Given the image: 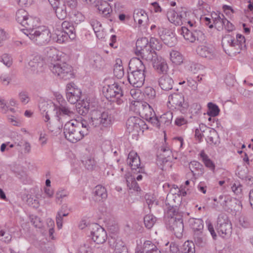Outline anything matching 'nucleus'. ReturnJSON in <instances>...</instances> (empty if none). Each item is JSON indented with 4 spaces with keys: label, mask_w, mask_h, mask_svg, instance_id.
Here are the masks:
<instances>
[{
    "label": "nucleus",
    "mask_w": 253,
    "mask_h": 253,
    "mask_svg": "<svg viewBox=\"0 0 253 253\" xmlns=\"http://www.w3.org/2000/svg\"><path fill=\"white\" fill-rule=\"evenodd\" d=\"M113 117L108 111L101 112L100 111L93 110L91 111L90 119L89 124H87L85 121L79 122L81 125V129L82 130H87L88 131V126H89L102 127H110L113 122Z\"/></svg>",
    "instance_id": "f257e3e1"
},
{
    "label": "nucleus",
    "mask_w": 253,
    "mask_h": 253,
    "mask_svg": "<svg viewBox=\"0 0 253 253\" xmlns=\"http://www.w3.org/2000/svg\"><path fill=\"white\" fill-rule=\"evenodd\" d=\"M29 38L36 44L44 45L51 40V34L48 29L44 26H36L29 28L24 32Z\"/></svg>",
    "instance_id": "f03ea898"
},
{
    "label": "nucleus",
    "mask_w": 253,
    "mask_h": 253,
    "mask_svg": "<svg viewBox=\"0 0 253 253\" xmlns=\"http://www.w3.org/2000/svg\"><path fill=\"white\" fill-rule=\"evenodd\" d=\"M81 125L77 120H71L64 126L65 138L72 143H76L87 134V130L81 129Z\"/></svg>",
    "instance_id": "7ed1b4c3"
},
{
    "label": "nucleus",
    "mask_w": 253,
    "mask_h": 253,
    "mask_svg": "<svg viewBox=\"0 0 253 253\" xmlns=\"http://www.w3.org/2000/svg\"><path fill=\"white\" fill-rule=\"evenodd\" d=\"M50 70L54 75L65 80H69L74 77L73 68L66 63H50Z\"/></svg>",
    "instance_id": "20e7f679"
},
{
    "label": "nucleus",
    "mask_w": 253,
    "mask_h": 253,
    "mask_svg": "<svg viewBox=\"0 0 253 253\" xmlns=\"http://www.w3.org/2000/svg\"><path fill=\"white\" fill-rule=\"evenodd\" d=\"M16 20L18 23L25 27L22 30L23 32L28 31L29 28L36 26L38 24V20L36 18L29 16L28 12L23 9L17 10L16 13Z\"/></svg>",
    "instance_id": "39448f33"
},
{
    "label": "nucleus",
    "mask_w": 253,
    "mask_h": 253,
    "mask_svg": "<svg viewBox=\"0 0 253 253\" xmlns=\"http://www.w3.org/2000/svg\"><path fill=\"white\" fill-rule=\"evenodd\" d=\"M158 44V40L154 38L150 39V45H148L146 47L141 49L138 53H136L137 55H140L143 59H145L148 61H153L157 58L156 52L155 50H159L160 45Z\"/></svg>",
    "instance_id": "423d86ee"
},
{
    "label": "nucleus",
    "mask_w": 253,
    "mask_h": 253,
    "mask_svg": "<svg viewBox=\"0 0 253 253\" xmlns=\"http://www.w3.org/2000/svg\"><path fill=\"white\" fill-rule=\"evenodd\" d=\"M216 230L220 236L225 237L230 236L232 232V224L227 215L225 213L219 215L217 218Z\"/></svg>",
    "instance_id": "0eeeda50"
},
{
    "label": "nucleus",
    "mask_w": 253,
    "mask_h": 253,
    "mask_svg": "<svg viewBox=\"0 0 253 253\" xmlns=\"http://www.w3.org/2000/svg\"><path fill=\"white\" fill-rule=\"evenodd\" d=\"M178 33L190 42H194L196 41L201 42L205 40L204 34L198 29H190L185 27H182L178 30Z\"/></svg>",
    "instance_id": "6e6552de"
},
{
    "label": "nucleus",
    "mask_w": 253,
    "mask_h": 253,
    "mask_svg": "<svg viewBox=\"0 0 253 253\" xmlns=\"http://www.w3.org/2000/svg\"><path fill=\"white\" fill-rule=\"evenodd\" d=\"M166 225L168 229L173 231L177 238H180L182 237L184 229L182 215L169 218L167 221Z\"/></svg>",
    "instance_id": "1a4fd4ad"
},
{
    "label": "nucleus",
    "mask_w": 253,
    "mask_h": 253,
    "mask_svg": "<svg viewBox=\"0 0 253 253\" xmlns=\"http://www.w3.org/2000/svg\"><path fill=\"white\" fill-rule=\"evenodd\" d=\"M169 102L178 109L182 114L186 113L189 108L188 102L182 94L174 93L169 96Z\"/></svg>",
    "instance_id": "9d476101"
},
{
    "label": "nucleus",
    "mask_w": 253,
    "mask_h": 253,
    "mask_svg": "<svg viewBox=\"0 0 253 253\" xmlns=\"http://www.w3.org/2000/svg\"><path fill=\"white\" fill-rule=\"evenodd\" d=\"M145 125L144 122L137 117H130L126 123V131L132 133L133 135H137L139 131L142 130Z\"/></svg>",
    "instance_id": "9b49d317"
},
{
    "label": "nucleus",
    "mask_w": 253,
    "mask_h": 253,
    "mask_svg": "<svg viewBox=\"0 0 253 253\" xmlns=\"http://www.w3.org/2000/svg\"><path fill=\"white\" fill-rule=\"evenodd\" d=\"M48 1L55 11L58 18L61 20L65 19L68 13L66 5L63 0H48Z\"/></svg>",
    "instance_id": "f8f14e48"
},
{
    "label": "nucleus",
    "mask_w": 253,
    "mask_h": 253,
    "mask_svg": "<svg viewBox=\"0 0 253 253\" xmlns=\"http://www.w3.org/2000/svg\"><path fill=\"white\" fill-rule=\"evenodd\" d=\"M158 34L165 44L169 46L174 45L176 38L174 33L168 29L160 27L158 29Z\"/></svg>",
    "instance_id": "ddd939ff"
},
{
    "label": "nucleus",
    "mask_w": 253,
    "mask_h": 253,
    "mask_svg": "<svg viewBox=\"0 0 253 253\" xmlns=\"http://www.w3.org/2000/svg\"><path fill=\"white\" fill-rule=\"evenodd\" d=\"M91 236L93 241L98 244L103 243L107 238L106 231L98 225H95L91 232Z\"/></svg>",
    "instance_id": "4468645a"
},
{
    "label": "nucleus",
    "mask_w": 253,
    "mask_h": 253,
    "mask_svg": "<svg viewBox=\"0 0 253 253\" xmlns=\"http://www.w3.org/2000/svg\"><path fill=\"white\" fill-rule=\"evenodd\" d=\"M128 81L134 87L139 88L142 86L145 81L144 73L131 72L128 73Z\"/></svg>",
    "instance_id": "2eb2a0df"
},
{
    "label": "nucleus",
    "mask_w": 253,
    "mask_h": 253,
    "mask_svg": "<svg viewBox=\"0 0 253 253\" xmlns=\"http://www.w3.org/2000/svg\"><path fill=\"white\" fill-rule=\"evenodd\" d=\"M54 110L56 111V116H67L72 117L74 115L73 112L67 106L65 100L59 101V104H54Z\"/></svg>",
    "instance_id": "dca6fc26"
},
{
    "label": "nucleus",
    "mask_w": 253,
    "mask_h": 253,
    "mask_svg": "<svg viewBox=\"0 0 253 253\" xmlns=\"http://www.w3.org/2000/svg\"><path fill=\"white\" fill-rule=\"evenodd\" d=\"M129 70L131 72L145 73V67L142 61L138 58L130 59L128 64Z\"/></svg>",
    "instance_id": "f3484780"
},
{
    "label": "nucleus",
    "mask_w": 253,
    "mask_h": 253,
    "mask_svg": "<svg viewBox=\"0 0 253 253\" xmlns=\"http://www.w3.org/2000/svg\"><path fill=\"white\" fill-rule=\"evenodd\" d=\"M136 106L139 107L140 110L139 113L145 120H147L155 116V113L152 108H151L150 105L147 103L145 102L143 104L137 102Z\"/></svg>",
    "instance_id": "a211bd4d"
},
{
    "label": "nucleus",
    "mask_w": 253,
    "mask_h": 253,
    "mask_svg": "<svg viewBox=\"0 0 253 253\" xmlns=\"http://www.w3.org/2000/svg\"><path fill=\"white\" fill-rule=\"evenodd\" d=\"M158 83L161 88L165 91L171 90L174 84L173 79L167 75H164L161 77L159 79Z\"/></svg>",
    "instance_id": "6ab92c4d"
},
{
    "label": "nucleus",
    "mask_w": 253,
    "mask_h": 253,
    "mask_svg": "<svg viewBox=\"0 0 253 253\" xmlns=\"http://www.w3.org/2000/svg\"><path fill=\"white\" fill-rule=\"evenodd\" d=\"M127 163L132 170L138 169V172H140L142 169L140 166V160L137 153L133 152H130L128 156Z\"/></svg>",
    "instance_id": "aec40b11"
},
{
    "label": "nucleus",
    "mask_w": 253,
    "mask_h": 253,
    "mask_svg": "<svg viewBox=\"0 0 253 253\" xmlns=\"http://www.w3.org/2000/svg\"><path fill=\"white\" fill-rule=\"evenodd\" d=\"M189 165V169L195 179L202 176L204 173V167L199 162L193 161L191 162Z\"/></svg>",
    "instance_id": "412c9836"
},
{
    "label": "nucleus",
    "mask_w": 253,
    "mask_h": 253,
    "mask_svg": "<svg viewBox=\"0 0 253 253\" xmlns=\"http://www.w3.org/2000/svg\"><path fill=\"white\" fill-rule=\"evenodd\" d=\"M152 62L154 68L158 73L166 75L168 70V66L164 59L157 57Z\"/></svg>",
    "instance_id": "4be33fe9"
},
{
    "label": "nucleus",
    "mask_w": 253,
    "mask_h": 253,
    "mask_svg": "<svg viewBox=\"0 0 253 253\" xmlns=\"http://www.w3.org/2000/svg\"><path fill=\"white\" fill-rule=\"evenodd\" d=\"M61 119L59 116H56V118L51 121H48L46 125L48 129L54 134L59 132L63 126Z\"/></svg>",
    "instance_id": "5701e85b"
},
{
    "label": "nucleus",
    "mask_w": 253,
    "mask_h": 253,
    "mask_svg": "<svg viewBox=\"0 0 253 253\" xmlns=\"http://www.w3.org/2000/svg\"><path fill=\"white\" fill-rule=\"evenodd\" d=\"M54 104L50 102L49 104L47 102L45 101H42L39 103V107L40 111L43 114V117H44V122H47L50 120V117L48 114L49 110H51L53 108Z\"/></svg>",
    "instance_id": "b1692460"
},
{
    "label": "nucleus",
    "mask_w": 253,
    "mask_h": 253,
    "mask_svg": "<svg viewBox=\"0 0 253 253\" xmlns=\"http://www.w3.org/2000/svg\"><path fill=\"white\" fill-rule=\"evenodd\" d=\"M156 247V245L152 241L147 240L142 245L137 247L135 253H151Z\"/></svg>",
    "instance_id": "393cba45"
},
{
    "label": "nucleus",
    "mask_w": 253,
    "mask_h": 253,
    "mask_svg": "<svg viewBox=\"0 0 253 253\" xmlns=\"http://www.w3.org/2000/svg\"><path fill=\"white\" fill-rule=\"evenodd\" d=\"M93 199L96 202L103 201L107 197L106 188L101 185H97L94 188Z\"/></svg>",
    "instance_id": "a878e982"
},
{
    "label": "nucleus",
    "mask_w": 253,
    "mask_h": 253,
    "mask_svg": "<svg viewBox=\"0 0 253 253\" xmlns=\"http://www.w3.org/2000/svg\"><path fill=\"white\" fill-rule=\"evenodd\" d=\"M197 52L201 57L209 59H212L214 56L213 50L206 46L201 45L198 46L197 49Z\"/></svg>",
    "instance_id": "bb28decb"
},
{
    "label": "nucleus",
    "mask_w": 253,
    "mask_h": 253,
    "mask_svg": "<svg viewBox=\"0 0 253 253\" xmlns=\"http://www.w3.org/2000/svg\"><path fill=\"white\" fill-rule=\"evenodd\" d=\"M62 31L69 35V38L74 40L76 38L75 29L73 25L68 21H64L61 25Z\"/></svg>",
    "instance_id": "cd10ccee"
},
{
    "label": "nucleus",
    "mask_w": 253,
    "mask_h": 253,
    "mask_svg": "<svg viewBox=\"0 0 253 253\" xmlns=\"http://www.w3.org/2000/svg\"><path fill=\"white\" fill-rule=\"evenodd\" d=\"M43 62L39 55L35 56L29 62V65L33 71L39 72L42 68Z\"/></svg>",
    "instance_id": "c85d7f7f"
},
{
    "label": "nucleus",
    "mask_w": 253,
    "mask_h": 253,
    "mask_svg": "<svg viewBox=\"0 0 253 253\" xmlns=\"http://www.w3.org/2000/svg\"><path fill=\"white\" fill-rule=\"evenodd\" d=\"M118 84V83H115L112 84H109L103 87V92L107 99H110L111 100L114 98V97L115 96V94H114L115 89L118 90V89H117Z\"/></svg>",
    "instance_id": "c756f323"
},
{
    "label": "nucleus",
    "mask_w": 253,
    "mask_h": 253,
    "mask_svg": "<svg viewBox=\"0 0 253 253\" xmlns=\"http://www.w3.org/2000/svg\"><path fill=\"white\" fill-rule=\"evenodd\" d=\"M169 20L175 25H180L183 24L182 17L174 11H170L167 14Z\"/></svg>",
    "instance_id": "7c9ffc66"
},
{
    "label": "nucleus",
    "mask_w": 253,
    "mask_h": 253,
    "mask_svg": "<svg viewBox=\"0 0 253 253\" xmlns=\"http://www.w3.org/2000/svg\"><path fill=\"white\" fill-rule=\"evenodd\" d=\"M133 19L135 22H137L139 25L143 22H146L148 19L147 14L143 10H136L133 14Z\"/></svg>",
    "instance_id": "2f4dec72"
},
{
    "label": "nucleus",
    "mask_w": 253,
    "mask_h": 253,
    "mask_svg": "<svg viewBox=\"0 0 253 253\" xmlns=\"http://www.w3.org/2000/svg\"><path fill=\"white\" fill-rule=\"evenodd\" d=\"M208 132L203 137L206 138L207 142L210 144H216L218 139V134L216 131L213 129H208Z\"/></svg>",
    "instance_id": "473e14b6"
},
{
    "label": "nucleus",
    "mask_w": 253,
    "mask_h": 253,
    "mask_svg": "<svg viewBox=\"0 0 253 253\" xmlns=\"http://www.w3.org/2000/svg\"><path fill=\"white\" fill-rule=\"evenodd\" d=\"M190 224L194 233L202 232L204 228L203 221L199 218L190 219Z\"/></svg>",
    "instance_id": "72a5a7b5"
},
{
    "label": "nucleus",
    "mask_w": 253,
    "mask_h": 253,
    "mask_svg": "<svg viewBox=\"0 0 253 253\" xmlns=\"http://www.w3.org/2000/svg\"><path fill=\"white\" fill-rule=\"evenodd\" d=\"M46 50V55L47 58V60L49 61H50V63H58V56L57 55L58 51L57 50L53 48H51L50 47H47L45 49Z\"/></svg>",
    "instance_id": "f704fd0d"
},
{
    "label": "nucleus",
    "mask_w": 253,
    "mask_h": 253,
    "mask_svg": "<svg viewBox=\"0 0 253 253\" xmlns=\"http://www.w3.org/2000/svg\"><path fill=\"white\" fill-rule=\"evenodd\" d=\"M126 184L128 188L130 189H133L136 191H139L140 188L136 181L134 177L132 176L129 173L126 175Z\"/></svg>",
    "instance_id": "c9c22d12"
},
{
    "label": "nucleus",
    "mask_w": 253,
    "mask_h": 253,
    "mask_svg": "<svg viewBox=\"0 0 253 253\" xmlns=\"http://www.w3.org/2000/svg\"><path fill=\"white\" fill-rule=\"evenodd\" d=\"M114 74L118 79H121L124 76V68L122 65V60L120 59L116 60V63L114 68Z\"/></svg>",
    "instance_id": "e433bc0d"
},
{
    "label": "nucleus",
    "mask_w": 253,
    "mask_h": 253,
    "mask_svg": "<svg viewBox=\"0 0 253 253\" xmlns=\"http://www.w3.org/2000/svg\"><path fill=\"white\" fill-rule=\"evenodd\" d=\"M172 119V113L171 112H168L162 115L160 118L161 126H168L171 123Z\"/></svg>",
    "instance_id": "4c0bfd02"
},
{
    "label": "nucleus",
    "mask_w": 253,
    "mask_h": 253,
    "mask_svg": "<svg viewBox=\"0 0 253 253\" xmlns=\"http://www.w3.org/2000/svg\"><path fill=\"white\" fill-rule=\"evenodd\" d=\"M200 156L202 159L205 166L211 170L214 171L215 169V165L213 162L209 158L208 155L202 151L200 153Z\"/></svg>",
    "instance_id": "58836bf2"
},
{
    "label": "nucleus",
    "mask_w": 253,
    "mask_h": 253,
    "mask_svg": "<svg viewBox=\"0 0 253 253\" xmlns=\"http://www.w3.org/2000/svg\"><path fill=\"white\" fill-rule=\"evenodd\" d=\"M75 92L71 93L66 96L67 100L72 104H74L80 100L81 97L82 91L81 89H76Z\"/></svg>",
    "instance_id": "ea45409f"
},
{
    "label": "nucleus",
    "mask_w": 253,
    "mask_h": 253,
    "mask_svg": "<svg viewBox=\"0 0 253 253\" xmlns=\"http://www.w3.org/2000/svg\"><path fill=\"white\" fill-rule=\"evenodd\" d=\"M96 6L99 12L104 16H107L110 13L111 8L107 2L105 1H101L100 3L97 4Z\"/></svg>",
    "instance_id": "a19ab883"
},
{
    "label": "nucleus",
    "mask_w": 253,
    "mask_h": 253,
    "mask_svg": "<svg viewBox=\"0 0 253 253\" xmlns=\"http://www.w3.org/2000/svg\"><path fill=\"white\" fill-rule=\"evenodd\" d=\"M89 61L92 66L95 68H100L103 62L101 56L96 53H93Z\"/></svg>",
    "instance_id": "79ce46f5"
},
{
    "label": "nucleus",
    "mask_w": 253,
    "mask_h": 253,
    "mask_svg": "<svg viewBox=\"0 0 253 253\" xmlns=\"http://www.w3.org/2000/svg\"><path fill=\"white\" fill-rule=\"evenodd\" d=\"M170 58L172 63L176 65H180L183 62L182 56L180 52L173 50L170 53Z\"/></svg>",
    "instance_id": "37998d69"
},
{
    "label": "nucleus",
    "mask_w": 253,
    "mask_h": 253,
    "mask_svg": "<svg viewBox=\"0 0 253 253\" xmlns=\"http://www.w3.org/2000/svg\"><path fill=\"white\" fill-rule=\"evenodd\" d=\"M148 45H150V42H149L148 39L146 38H142L138 39L136 42V53H138L141 49L144 48Z\"/></svg>",
    "instance_id": "c03bdc74"
},
{
    "label": "nucleus",
    "mask_w": 253,
    "mask_h": 253,
    "mask_svg": "<svg viewBox=\"0 0 253 253\" xmlns=\"http://www.w3.org/2000/svg\"><path fill=\"white\" fill-rule=\"evenodd\" d=\"M179 197L175 195L174 193H169L167 195L165 201L166 205L167 207L175 206L176 205V200H178Z\"/></svg>",
    "instance_id": "a18cd8bd"
},
{
    "label": "nucleus",
    "mask_w": 253,
    "mask_h": 253,
    "mask_svg": "<svg viewBox=\"0 0 253 253\" xmlns=\"http://www.w3.org/2000/svg\"><path fill=\"white\" fill-rule=\"evenodd\" d=\"M156 221V218L152 214L146 215L144 217V223L146 228L151 229Z\"/></svg>",
    "instance_id": "49530a36"
},
{
    "label": "nucleus",
    "mask_w": 253,
    "mask_h": 253,
    "mask_svg": "<svg viewBox=\"0 0 253 253\" xmlns=\"http://www.w3.org/2000/svg\"><path fill=\"white\" fill-rule=\"evenodd\" d=\"M208 107L209 109L208 114L209 116L211 117H215L219 114L220 110L216 105L211 102H210L208 104Z\"/></svg>",
    "instance_id": "de8ad7c7"
},
{
    "label": "nucleus",
    "mask_w": 253,
    "mask_h": 253,
    "mask_svg": "<svg viewBox=\"0 0 253 253\" xmlns=\"http://www.w3.org/2000/svg\"><path fill=\"white\" fill-rule=\"evenodd\" d=\"M143 94L146 99L153 100L156 96V91L152 87L148 86L145 88Z\"/></svg>",
    "instance_id": "09e8293b"
},
{
    "label": "nucleus",
    "mask_w": 253,
    "mask_h": 253,
    "mask_svg": "<svg viewBox=\"0 0 253 253\" xmlns=\"http://www.w3.org/2000/svg\"><path fill=\"white\" fill-rule=\"evenodd\" d=\"M117 89L118 90H116L114 91V94H115V96L114 97V98L116 99V101L118 105L122 104L124 102V97H123V92L122 89V87L118 84L117 85Z\"/></svg>",
    "instance_id": "8fccbe9b"
},
{
    "label": "nucleus",
    "mask_w": 253,
    "mask_h": 253,
    "mask_svg": "<svg viewBox=\"0 0 253 253\" xmlns=\"http://www.w3.org/2000/svg\"><path fill=\"white\" fill-rule=\"evenodd\" d=\"M89 100L86 99L85 100L83 99L82 100L81 104V107H80L79 113L82 115H84L87 114L89 110L90 109V103L88 102Z\"/></svg>",
    "instance_id": "3c124183"
},
{
    "label": "nucleus",
    "mask_w": 253,
    "mask_h": 253,
    "mask_svg": "<svg viewBox=\"0 0 253 253\" xmlns=\"http://www.w3.org/2000/svg\"><path fill=\"white\" fill-rule=\"evenodd\" d=\"M195 245L193 242H185L183 245L182 253H195Z\"/></svg>",
    "instance_id": "603ef678"
},
{
    "label": "nucleus",
    "mask_w": 253,
    "mask_h": 253,
    "mask_svg": "<svg viewBox=\"0 0 253 253\" xmlns=\"http://www.w3.org/2000/svg\"><path fill=\"white\" fill-rule=\"evenodd\" d=\"M167 215L169 219L171 217L177 216V215H181L180 213H178L177 211V206L167 207Z\"/></svg>",
    "instance_id": "864d4df0"
},
{
    "label": "nucleus",
    "mask_w": 253,
    "mask_h": 253,
    "mask_svg": "<svg viewBox=\"0 0 253 253\" xmlns=\"http://www.w3.org/2000/svg\"><path fill=\"white\" fill-rule=\"evenodd\" d=\"M242 184L239 182L234 183L231 186L232 191L238 197H241L242 195Z\"/></svg>",
    "instance_id": "5fc2aeb1"
},
{
    "label": "nucleus",
    "mask_w": 253,
    "mask_h": 253,
    "mask_svg": "<svg viewBox=\"0 0 253 253\" xmlns=\"http://www.w3.org/2000/svg\"><path fill=\"white\" fill-rule=\"evenodd\" d=\"M115 252V253H128L127 247L122 242L117 243Z\"/></svg>",
    "instance_id": "6e6d98bb"
},
{
    "label": "nucleus",
    "mask_w": 253,
    "mask_h": 253,
    "mask_svg": "<svg viewBox=\"0 0 253 253\" xmlns=\"http://www.w3.org/2000/svg\"><path fill=\"white\" fill-rule=\"evenodd\" d=\"M235 42L236 44L238 45L241 49H244L246 48V40L244 36L241 34H237L236 36V40H235Z\"/></svg>",
    "instance_id": "4d7b16f0"
},
{
    "label": "nucleus",
    "mask_w": 253,
    "mask_h": 253,
    "mask_svg": "<svg viewBox=\"0 0 253 253\" xmlns=\"http://www.w3.org/2000/svg\"><path fill=\"white\" fill-rule=\"evenodd\" d=\"M12 238V236L8 232H6L3 230H0V240L6 243H9Z\"/></svg>",
    "instance_id": "13d9d810"
},
{
    "label": "nucleus",
    "mask_w": 253,
    "mask_h": 253,
    "mask_svg": "<svg viewBox=\"0 0 253 253\" xmlns=\"http://www.w3.org/2000/svg\"><path fill=\"white\" fill-rule=\"evenodd\" d=\"M194 241L196 244L199 246H203L205 244L202 232H195L194 234Z\"/></svg>",
    "instance_id": "bf43d9fd"
},
{
    "label": "nucleus",
    "mask_w": 253,
    "mask_h": 253,
    "mask_svg": "<svg viewBox=\"0 0 253 253\" xmlns=\"http://www.w3.org/2000/svg\"><path fill=\"white\" fill-rule=\"evenodd\" d=\"M83 163L86 169L90 170L94 169L95 165L94 160L91 158H87L85 161H83Z\"/></svg>",
    "instance_id": "052dcab7"
},
{
    "label": "nucleus",
    "mask_w": 253,
    "mask_h": 253,
    "mask_svg": "<svg viewBox=\"0 0 253 253\" xmlns=\"http://www.w3.org/2000/svg\"><path fill=\"white\" fill-rule=\"evenodd\" d=\"M90 23L95 33L99 32L101 30V24L97 20L92 19L90 20Z\"/></svg>",
    "instance_id": "680f3d73"
},
{
    "label": "nucleus",
    "mask_w": 253,
    "mask_h": 253,
    "mask_svg": "<svg viewBox=\"0 0 253 253\" xmlns=\"http://www.w3.org/2000/svg\"><path fill=\"white\" fill-rule=\"evenodd\" d=\"M57 42L62 43L67 41L69 38V35L61 31L59 34H57Z\"/></svg>",
    "instance_id": "e2e57ef3"
},
{
    "label": "nucleus",
    "mask_w": 253,
    "mask_h": 253,
    "mask_svg": "<svg viewBox=\"0 0 253 253\" xmlns=\"http://www.w3.org/2000/svg\"><path fill=\"white\" fill-rule=\"evenodd\" d=\"M0 61L6 66L9 67L12 64V60L10 56L7 54H4L0 58Z\"/></svg>",
    "instance_id": "0e129e2a"
},
{
    "label": "nucleus",
    "mask_w": 253,
    "mask_h": 253,
    "mask_svg": "<svg viewBox=\"0 0 253 253\" xmlns=\"http://www.w3.org/2000/svg\"><path fill=\"white\" fill-rule=\"evenodd\" d=\"M145 199L146 203L150 210L153 207V206L157 205L158 202L152 196L150 195H146Z\"/></svg>",
    "instance_id": "69168bd1"
},
{
    "label": "nucleus",
    "mask_w": 253,
    "mask_h": 253,
    "mask_svg": "<svg viewBox=\"0 0 253 253\" xmlns=\"http://www.w3.org/2000/svg\"><path fill=\"white\" fill-rule=\"evenodd\" d=\"M214 16H216V17L213 20V24L216 25L219 23L222 25L223 23H224V19H226L224 15L220 13L218 14L214 13Z\"/></svg>",
    "instance_id": "338daca9"
},
{
    "label": "nucleus",
    "mask_w": 253,
    "mask_h": 253,
    "mask_svg": "<svg viewBox=\"0 0 253 253\" xmlns=\"http://www.w3.org/2000/svg\"><path fill=\"white\" fill-rule=\"evenodd\" d=\"M76 89H80L78 88L74 83H71L67 84L66 86V96L73 92H75Z\"/></svg>",
    "instance_id": "774afa93"
}]
</instances>
